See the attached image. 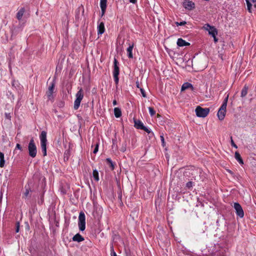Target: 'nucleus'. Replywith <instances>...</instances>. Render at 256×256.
Returning a JSON list of instances; mask_svg holds the SVG:
<instances>
[{
  "label": "nucleus",
  "mask_w": 256,
  "mask_h": 256,
  "mask_svg": "<svg viewBox=\"0 0 256 256\" xmlns=\"http://www.w3.org/2000/svg\"><path fill=\"white\" fill-rule=\"evenodd\" d=\"M228 96L224 98L222 105L220 108L218 112V116L220 120H222L224 119L226 113V108L227 106V103L228 100Z\"/></svg>",
  "instance_id": "1"
},
{
  "label": "nucleus",
  "mask_w": 256,
  "mask_h": 256,
  "mask_svg": "<svg viewBox=\"0 0 256 256\" xmlns=\"http://www.w3.org/2000/svg\"><path fill=\"white\" fill-rule=\"evenodd\" d=\"M40 138L42 150L44 156H46V132L45 131L42 132Z\"/></svg>",
  "instance_id": "2"
},
{
  "label": "nucleus",
  "mask_w": 256,
  "mask_h": 256,
  "mask_svg": "<svg viewBox=\"0 0 256 256\" xmlns=\"http://www.w3.org/2000/svg\"><path fill=\"white\" fill-rule=\"evenodd\" d=\"M28 151L29 156L34 158L37 154V148L33 138L31 139L28 145Z\"/></svg>",
  "instance_id": "3"
},
{
  "label": "nucleus",
  "mask_w": 256,
  "mask_h": 256,
  "mask_svg": "<svg viewBox=\"0 0 256 256\" xmlns=\"http://www.w3.org/2000/svg\"><path fill=\"white\" fill-rule=\"evenodd\" d=\"M76 98L74 102V110H78L81 102L82 100L84 98V92L82 88H80L76 94Z\"/></svg>",
  "instance_id": "4"
},
{
  "label": "nucleus",
  "mask_w": 256,
  "mask_h": 256,
  "mask_svg": "<svg viewBox=\"0 0 256 256\" xmlns=\"http://www.w3.org/2000/svg\"><path fill=\"white\" fill-rule=\"evenodd\" d=\"M78 226L80 231H84L86 228V217L83 212H80L79 214Z\"/></svg>",
  "instance_id": "5"
},
{
  "label": "nucleus",
  "mask_w": 256,
  "mask_h": 256,
  "mask_svg": "<svg viewBox=\"0 0 256 256\" xmlns=\"http://www.w3.org/2000/svg\"><path fill=\"white\" fill-rule=\"evenodd\" d=\"M209 112L210 110L208 108H202L198 106L196 109V113L198 117L204 118L208 116Z\"/></svg>",
  "instance_id": "6"
},
{
  "label": "nucleus",
  "mask_w": 256,
  "mask_h": 256,
  "mask_svg": "<svg viewBox=\"0 0 256 256\" xmlns=\"http://www.w3.org/2000/svg\"><path fill=\"white\" fill-rule=\"evenodd\" d=\"M202 29L208 31V34L212 36H216L218 34L216 29L214 26H211L208 24H204L202 27Z\"/></svg>",
  "instance_id": "7"
},
{
  "label": "nucleus",
  "mask_w": 256,
  "mask_h": 256,
  "mask_svg": "<svg viewBox=\"0 0 256 256\" xmlns=\"http://www.w3.org/2000/svg\"><path fill=\"white\" fill-rule=\"evenodd\" d=\"M118 75H119V68L118 66V61L116 58H114L113 76H114V82L116 84H118V80H119Z\"/></svg>",
  "instance_id": "8"
},
{
  "label": "nucleus",
  "mask_w": 256,
  "mask_h": 256,
  "mask_svg": "<svg viewBox=\"0 0 256 256\" xmlns=\"http://www.w3.org/2000/svg\"><path fill=\"white\" fill-rule=\"evenodd\" d=\"M234 207L236 210V214L240 218H243L244 216V212L241 206L238 202H234Z\"/></svg>",
  "instance_id": "9"
},
{
  "label": "nucleus",
  "mask_w": 256,
  "mask_h": 256,
  "mask_svg": "<svg viewBox=\"0 0 256 256\" xmlns=\"http://www.w3.org/2000/svg\"><path fill=\"white\" fill-rule=\"evenodd\" d=\"M54 88V82H52L49 86L48 91L46 92V96L48 100H51L52 98V94Z\"/></svg>",
  "instance_id": "10"
},
{
  "label": "nucleus",
  "mask_w": 256,
  "mask_h": 256,
  "mask_svg": "<svg viewBox=\"0 0 256 256\" xmlns=\"http://www.w3.org/2000/svg\"><path fill=\"white\" fill-rule=\"evenodd\" d=\"M184 6L186 9L192 10L194 8V4L192 1L186 0L183 4Z\"/></svg>",
  "instance_id": "11"
},
{
  "label": "nucleus",
  "mask_w": 256,
  "mask_h": 256,
  "mask_svg": "<svg viewBox=\"0 0 256 256\" xmlns=\"http://www.w3.org/2000/svg\"><path fill=\"white\" fill-rule=\"evenodd\" d=\"M107 0H100V7L102 10V16H104L107 6Z\"/></svg>",
  "instance_id": "12"
},
{
  "label": "nucleus",
  "mask_w": 256,
  "mask_h": 256,
  "mask_svg": "<svg viewBox=\"0 0 256 256\" xmlns=\"http://www.w3.org/2000/svg\"><path fill=\"white\" fill-rule=\"evenodd\" d=\"M105 31L104 25L103 22H101L98 26V34H102Z\"/></svg>",
  "instance_id": "13"
},
{
  "label": "nucleus",
  "mask_w": 256,
  "mask_h": 256,
  "mask_svg": "<svg viewBox=\"0 0 256 256\" xmlns=\"http://www.w3.org/2000/svg\"><path fill=\"white\" fill-rule=\"evenodd\" d=\"M177 44L179 46H184L190 45V44L186 42L183 39L180 38L177 40Z\"/></svg>",
  "instance_id": "14"
},
{
  "label": "nucleus",
  "mask_w": 256,
  "mask_h": 256,
  "mask_svg": "<svg viewBox=\"0 0 256 256\" xmlns=\"http://www.w3.org/2000/svg\"><path fill=\"white\" fill-rule=\"evenodd\" d=\"M134 46V44H129V46L127 48L126 52L128 54V56L130 58H133V55L132 54V50Z\"/></svg>",
  "instance_id": "15"
},
{
  "label": "nucleus",
  "mask_w": 256,
  "mask_h": 256,
  "mask_svg": "<svg viewBox=\"0 0 256 256\" xmlns=\"http://www.w3.org/2000/svg\"><path fill=\"white\" fill-rule=\"evenodd\" d=\"M72 240L74 242H81L84 240V238L80 234H77L74 236Z\"/></svg>",
  "instance_id": "16"
},
{
  "label": "nucleus",
  "mask_w": 256,
  "mask_h": 256,
  "mask_svg": "<svg viewBox=\"0 0 256 256\" xmlns=\"http://www.w3.org/2000/svg\"><path fill=\"white\" fill-rule=\"evenodd\" d=\"M189 88H190L192 90L193 89L192 85L190 83L185 82L182 84V86L181 90L184 91V90H186L188 89Z\"/></svg>",
  "instance_id": "17"
},
{
  "label": "nucleus",
  "mask_w": 256,
  "mask_h": 256,
  "mask_svg": "<svg viewBox=\"0 0 256 256\" xmlns=\"http://www.w3.org/2000/svg\"><path fill=\"white\" fill-rule=\"evenodd\" d=\"M134 126L138 129L142 130L144 126L142 122L139 120H134Z\"/></svg>",
  "instance_id": "18"
},
{
  "label": "nucleus",
  "mask_w": 256,
  "mask_h": 256,
  "mask_svg": "<svg viewBox=\"0 0 256 256\" xmlns=\"http://www.w3.org/2000/svg\"><path fill=\"white\" fill-rule=\"evenodd\" d=\"M5 160L4 158V154L0 152V167L3 168L4 166Z\"/></svg>",
  "instance_id": "19"
},
{
  "label": "nucleus",
  "mask_w": 256,
  "mask_h": 256,
  "mask_svg": "<svg viewBox=\"0 0 256 256\" xmlns=\"http://www.w3.org/2000/svg\"><path fill=\"white\" fill-rule=\"evenodd\" d=\"M24 8H22L16 14V18L18 20H20L24 15Z\"/></svg>",
  "instance_id": "20"
},
{
  "label": "nucleus",
  "mask_w": 256,
  "mask_h": 256,
  "mask_svg": "<svg viewBox=\"0 0 256 256\" xmlns=\"http://www.w3.org/2000/svg\"><path fill=\"white\" fill-rule=\"evenodd\" d=\"M234 157L239 162L240 164H244V162L240 156V155L238 152H235Z\"/></svg>",
  "instance_id": "21"
},
{
  "label": "nucleus",
  "mask_w": 256,
  "mask_h": 256,
  "mask_svg": "<svg viewBox=\"0 0 256 256\" xmlns=\"http://www.w3.org/2000/svg\"><path fill=\"white\" fill-rule=\"evenodd\" d=\"M114 114L116 118H120L122 115V112L118 108H114Z\"/></svg>",
  "instance_id": "22"
},
{
  "label": "nucleus",
  "mask_w": 256,
  "mask_h": 256,
  "mask_svg": "<svg viewBox=\"0 0 256 256\" xmlns=\"http://www.w3.org/2000/svg\"><path fill=\"white\" fill-rule=\"evenodd\" d=\"M248 87L246 86H244L241 92V96L244 97L248 94Z\"/></svg>",
  "instance_id": "23"
},
{
  "label": "nucleus",
  "mask_w": 256,
  "mask_h": 256,
  "mask_svg": "<svg viewBox=\"0 0 256 256\" xmlns=\"http://www.w3.org/2000/svg\"><path fill=\"white\" fill-rule=\"evenodd\" d=\"M92 176L96 182L99 180L98 172L96 170H93Z\"/></svg>",
  "instance_id": "24"
},
{
  "label": "nucleus",
  "mask_w": 256,
  "mask_h": 256,
  "mask_svg": "<svg viewBox=\"0 0 256 256\" xmlns=\"http://www.w3.org/2000/svg\"><path fill=\"white\" fill-rule=\"evenodd\" d=\"M247 8L249 12H251L252 6V0H246Z\"/></svg>",
  "instance_id": "25"
},
{
  "label": "nucleus",
  "mask_w": 256,
  "mask_h": 256,
  "mask_svg": "<svg viewBox=\"0 0 256 256\" xmlns=\"http://www.w3.org/2000/svg\"><path fill=\"white\" fill-rule=\"evenodd\" d=\"M106 160L108 162V163L110 164V166L112 168V169L114 170V164L112 160H111V159L110 158H108L106 159Z\"/></svg>",
  "instance_id": "26"
},
{
  "label": "nucleus",
  "mask_w": 256,
  "mask_h": 256,
  "mask_svg": "<svg viewBox=\"0 0 256 256\" xmlns=\"http://www.w3.org/2000/svg\"><path fill=\"white\" fill-rule=\"evenodd\" d=\"M148 110H149L150 114L151 116H154L156 114V112L152 108L149 107Z\"/></svg>",
  "instance_id": "27"
},
{
  "label": "nucleus",
  "mask_w": 256,
  "mask_h": 256,
  "mask_svg": "<svg viewBox=\"0 0 256 256\" xmlns=\"http://www.w3.org/2000/svg\"><path fill=\"white\" fill-rule=\"evenodd\" d=\"M142 130H144L145 132H148V134H150V136H152L153 135V133L151 132V131L148 128H147L145 126H144L143 128H142Z\"/></svg>",
  "instance_id": "28"
},
{
  "label": "nucleus",
  "mask_w": 256,
  "mask_h": 256,
  "mask_svg": "<svg viewBox=\"0 0 256 256\" xmlns=\"http://www.w3.org/2000/svg\"><path fill=\"white\" fill-rule=\"evenodd\" d=\"M186 22L185 21H182V22H176L175 24H176L177 26H184V24H186Z\"/></svg>",
  "instance_id": "29"
},
{
  "label": "nucleus",
  "mask_w": 256,
  "mask_h": 256,
  "mask_svg": "<svg viewBox=\"0 0 256 256\" xmlns=\"http://www.w3.org/2000/svg\"><path fill=\"white\" fill-rule=\"evenodd\" d=\"M110 252L111 256H116V254L114 252V248L112 246L111 248Z\"/></svg>",
  "instance_id": "30"
},
{
  "label": "nucleus",
  "mask_w": 256,
  "mask_h": 256,
  "mask_svg": "<svg viewBox=\"0 0 256 256\" xmlns=\"http://www.w3.org/2000/svg\"><path fill=\"white\" fill-rule=\"evenodd\" d=\"M30 192V190L28 189H26L25 192L24 194V197L26 198L28 196Z\"/></svg>",
  "instance_id": "31"
},
{
  "label": "nucleus",
  "mask_w": 256,
  "mask_h": 256,
  "mask_svg": "<svg viewBox=\"0 0 256 256\" xmlns=\"http://www.w3.org/2000/svg\"><path fill=\"white\" fill-rule=\"evenodd\" d=\"M231 140H230V142H231V145L234 146V148H238V146H237L235 144V143L234 142L232 138V137L231 136Z\"/></svg>",
  "instance_id": "32"
},
{
  "label": "nucleus",
  "mask_w": 256,
  "mask_h": 256,
  "mask_svg": "<svg viewBox=\"0 0 256 256\" xmlns=\"http://www.w3.org/2000/svg\"><path fill=\"white\" fill-rule=\"evenodd\" d=\"M98 144H96V147L93 151V152L94 154H96L98 152Z\"/></svg>",
  "instance_id": "33"
},
{
  "label": "nucleus",
  "mask_w": 256,
  "mask_h": 256,
  "mask_svg": "<svg viewBox=\"0 0 256 256\" xmlns=\"http://www.w3.org/2000/svg\"><path fill=\"white\" fill-rule=\"evenodd\" d=\"M140 92L142 93V96L144 97V98H146V94L145 93V92H144V90H143L142 88H141L140 89Z\"/></svg>",
  "instance_id": "34"
},
{
  "label": "nucleus",
  "mask_w": 256,
  "mask_h": 256,
  "mask_svg": "<svg viewBox=\"0 0 256 256\" xmlns=\"http://www.w3.org/2000/svg\"><path fill=\"white\" fill-rule=\"evenodd\" d=\"M192 182H189L186 184V187L188 188H190L192 187Z\"/></svg>",
  "instance_id": "35"
},
{
  "label": "nucleus",
  "mask_w": 256,
  "mask_h": 256,
  "mask_svg": "<svg viewBox=\"0 0 256 256\" xmlns=\"http://www.w3.org/2000/svg\"><path fill=\"white\" fill-rule=\"evenodd\" d=\"M19 230H20V223L18 222L16 223V232H19Z\"/></svg>",
  "instance_id": "36"
},
{
  "label": "nucleus",
  "mask_w": 256,
  "mask_h": 256,
  "mask_svg": "<svg viewBox=\"0 0 256 256\" xmlns=\"http://www.w3.org/2000/svg\"><path fill=\"white\" fill-rule=\"evenodd\" d=\"M252 4L254 6V8H256V0H252Z\"/></svg>",
  "instance_id": "37"
},
{
  "label": "nucleus",
  "mask_w": 256,
  "mask_h": 256,
  "mask_svg": "<svg viewBox=\"0 0 256 256\" xmlns=\"http://www.w3.org/2000/svg\"><path fill=\"white\" fill-rule=\"evenodd\" d=\"M16 148H18L20 150H22V147L20 146V145L18 144H17L16 145Z\"/></svg>",
  "instance_id": "38"
},
{
  "label": "nucleus",
  "mask_w": 256,
  "mask_h": 256,
  "mask_svg": "<svg viewBox=\"0 0 256 256\" xmlns=\"http://www.w3.org/2000/svg\"><path fill=\"white\" fill-rule=\"evenodd\" d=\"M137 2V0H130V2L132 4H136Z\"/></svg>",
  "instance_id": "39"
},
{
  "label": "nucleus",
  "mask_w": 256,
  "mask_h": 256,
  "mask_svg": "<svg viewBox=\"0 0 256 256\" xmlns=\"http://www.w3.org/2000/svg\"><path fill=\"white\" fill-rule=\"evenodd\" d=\"M214 38V41L215 42H218V38H216V36H212Z\"/></svg>",
  "instance_id": "40"
},
{
  "label": "nucleus",
  "mask_w": 256,
  "mask_h": 256,
  "mask_svg": "<svg viewBox=\"0 0 256 256\" xmlns=\"http://www.w3.org/2000/svg\"><path fill=\"white\" fill-rule=\"evenodd\" d=\"M160 139H161V140H162V142L164 144V136H160Z\"/></svg>",
  "instance_id": "41"
},
{
  "label": "nucleus",
  "mask_w": 256,
  "mask_h": 256,
  "mask_svg": "<svg viewBox=\"0 0 256 256\" xmlns=\"http://www.w3.org/2000/svg\"><path fill=\"white\" fill-rule=\"evenodd\" d=\"M112 104H113V105H114V106H116V104H117V102H116V100H113V102H112Z\"/></svg>",
  "instance_id": "42"
},
{
  "label": "nucleus",
  "mask_w": 256,
  "mask_h": 256,
  "mask_svg": "<svg viewBox=\"0 0 256 256\" xmlns=\"http://www.w3.org/2000/svg\"><path fill=\"white\" fill-rule=\"evenodd\" d=\"M64 104L62 102H60V104H59V106L60 107H62L64 106Z\"/></svg>",
  "instance_id": "43"
}]
</instances>
